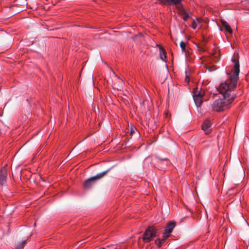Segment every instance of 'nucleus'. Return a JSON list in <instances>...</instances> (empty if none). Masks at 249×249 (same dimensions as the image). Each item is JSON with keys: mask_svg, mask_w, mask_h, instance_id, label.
Listing matches in <instances>:
<instances>
[{"mask_svg": "<svg viewBox=\"0 0 249 249\" xmlns=\"http://www.w3.org/2000/svg\"><path fill=\"white\" fill-rule=\"evenodd\" d=\"M202 129L206 134H209L211 132L212 124L209 120L207 119L202 124Z\"/></svg>", "mask_w": 249, "mask_h": 249, "instance_id": "nucleus-7", "label": "nucleus"}, {"mask_svg": "<svg viewBox=\"0 0 249 249\" xmlns=\"http://www.w3.org/2000/svg\"><path fill=\"white\" fill-rule=\"evenodd\" d=\"M108 171V170L106 171L99 173V174H97V175H96L95 176L91 177V178L87 179L85 181L84 184V188L87 189H89L93 185L94 181L103 177Z\"/></svg>", "mask_w": 249, "mask_h": 249, "instance_id": "nucleus-5", "label": "nucleus"}, {"mask_svg": "<svg viewBox=\"0 0 249 249\" xmlns=\"http://www.w3.org/2000/svg\"><path fill=\"white\" fill-rule=\"evenodd\" d=\"M221 23L222 26L225 28V29L226 32H228L230 34H231L232 33V30L231 26L229 25V24L228 23L227 21L222 20Z\"/></svg>", "mask_w": 249, "mask_h": 249, "instance_id": "nucleus-11", "label": "nucleus"}, {"mask_svg": "<svg viewBox=\"0 0 249 249\" xmlns=\"http://www.w3.org/2000/svg\"><path fill=\"white\" fill-rule=\"evenodd\" d=\"M185 80H186V81H187V82H189V78H188L187 76H186V78Z\"/></svg>", "mask_w": 249, "mask_h": 249, "instance_id": "nucleus-15", "label": "nucleus"}, {"mask_svg": "<svg viewBox=\"0 0 249 249\" xmlns=\"http://www.w3.org/2000/svg\"><path fill=\"white\" fill-rule=\"evenodd\" d=\"M175 226L176 222L174 221H170L167 223L165 229V231L163 234V237L164 238V239H167L170 236Z\"/></svg>", "mask_w": 249, "mask_h": 249, "instance_id": "nucleus-6", "label": "nucleus"}, {"mask_svg": "<svg viewBox=\"0 0 249 249\" xmlns=\"http://www.w3.org/2000/svg\"><path fill=\"white\" fill-rule=\"evenodd\" d=\"M202 20L200 18H196L195 19H193L192 21L191 27L194 29L195 30L197 28H200L201 27V23Z\"/></svg>", "mask_w": 249, "mask_h": 249, "instance_id": "nucleus-9", "label": "nucleus"}, {"mask_svg": "<svg viewBox=\"0 0 249 249\" xmlns=\"http://www.w3.org/2000/svg\"><path fill=\"white\" fill-rule=\"evenodd\" d=\"M205 92L201 88L197 86L193 90V98L195 104L197 107H200L203 102V97Z\"/></svg>", "mask_w": 249, "mask_h": 249, "instance_id": "nucleus-3", "label": "nucleus"}, {"mask_svg": "<svg viewBox=\"0 0 249 249\" xmlns=\"http://www.w3.org/2000/svg\"><path fill=\"white\" fill-rule=\"evenodd\" d=\"M166 240V239H164V238L163 237V238L162 239H157L155 241V243L157 246L160 247L161 245V244L165 242Z\"/></svg>", "mask_w": 249, "mask_h": 249, "instance_id": "nucleus-13", "label": "nucleus"}, {"mask_svg": "<svg viewBox=\"0 0 249 249\" xmlns=\"http://www.w3.org/2000/svg\"><path fill=\"white\" fill-rule=\"evenodd\" d=\"M156 229L154 227H149L143 234L142 240L145 243H148L153 240L156 235Z\"/></svg>", "mask_w": 249, "mask_h": 249, "instance_id": "nucleus-4", "label": "nucleus"}, {"mask_svg": "<svg viewBox=\"0 0 249 249\" xmlns=\"http://www.w3.org/2000/svg\"><path fill=\"white\" fill-rule=\"evenodd\" d=\"M234 67L231 73H227L228 79L220 83L217 89L223 98H226L234 101L236 97L234 90L236 89L238 75L240 71L239 63L235 59L233 60Z\"/></svg>", "mask_w": 249, "mask_h": 249, "instance_id": "nucleus-1", "label": "nucleus"}, {"mask_svg": "<svg viewBox=\"0 0 249 249\" xmlns=\"http://www.w3.org/2000/svg\"><path fill=\"white\" fill-rule=\"evenodd\" d=\"M232 102L231 99L222 96L213 102L212 104V108L214 111L220 112L229 108Z\"/></svg>", "mask_w": 249, "mask_h": 249, "instance_id": "nucleus-2", "label": "nucleus"}, {"mask_svg": "<svg viewBox=\"0 0 249 249\" xmlns=\"http://www.w3.org/2000/svg\"><path fill=\"white\" fill-rule=\"evenodd\" d=\"M180 47L181 49L182 52L186 54V43L183 41H181V42L180 43Z\"/></svg>", "mask_w": 249, "mask_h": 249, "instance_id": "nucleus-12", "label": "nucleus"}, {"mask_svg": "<svg viewBox=\"0 0 249 249\" xmlns=\"http://www.w3.org/2000/svg\"><path fill=\"white\" fill-rule=\"evenodd\" d=\"M7 170L5 167L2 168L0 172V184L4 185L6 182Z\"/></svg>", "mask_w": 249, "mask_h": 249, "instance_id": "nucleus-8", "label": "nucleus"}, {"mask_svg": "<svg viewBox=\"0 0 249 249\" xmlns=\"http://www.w3.org/2000/svg\"><path fill=\"white\" fill-rule=\"evenodd\" d=\"M25 243V241H24L22 243H20L18 246V249H21L24 245V243Z\"/></svg>", "mask_w": 249, "mask_h": 249, "instance_id": "nucleus-14", "label": "nucleus"}, {"mask_svg": "<svg viewBox=\"0 0 249 249\" xmlns=\"http://www.w3.org/2000/svg\"><path fill=\"white\" fill-rule=\"evenodd\" d=\"M159 50H160V59L162 61L166 62V55L165 50L161 46H160Z\"/></svg>", "mask_w": 249, "mask_h": 249, "instance_id": "nucleus-10", "label": "nucleus"}]
</instances>
